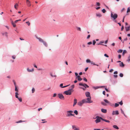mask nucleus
<instances>
[{"mask_svg":"<svg viewBox=\"0 0 130 130\" xmlns=\"http://www.w3.org/2000/svg\"><path fill=\"white\" fill-rule=\"evenodd\" d=\"M18 100L20 101V102H21L22 101V99L21 98H18Z\"/></svg>","mask_w":130,"mask_h":130,"instance_id":"42","label":"nucleus"},{"mask_svg":"<svg viewBox=\"0 0 130 130\" xmlns=\"http://www.w3.org/2000/svg\"><path fill=\"white\" fill-rule=\"evenodd\" d=\"M84 103H85L84 102V100H83V99L82 100V101L78 102L77 103V104L79 106H82V105Z\"/></svg>","mask_w":130,"mask_h":130,"instance_id":"10","label":"nucleus"},{"mask_svg":"<svg viewBox=\"0 0 130 130\" xmlns=\"http://www.w3.org/2000/svg\"><path fill=\"white\" fill-rule=\"evenodd\" d=\"M120 66L122 67H123L124 66V65L123 64V62H121V63L119 64Z\"/></svg>","mask_w":130,"mask_h":130,"instance_id":"23","label":"nucleus"},{"mask_svg":"<svg viewBox=\"0 0 130 130\" xmlns=\"http://www.w3.org/2000/svg\"><path fill=\"white\" fill-rule=\"evenodd\" d=\"M13 82L14 83V85L15 86H15H16V84H15V81L13 80Z\"/></svg>","mask_w":130,"mask_h":130,"instance_id":"52","label":"nucleus"},{"mask_svg":"<svg viewBox=\"0 0 130 130\" xmlns=\"http://www.w3.org/2000/svg\"><path fill=\"white\" fill-rule=\"evenodd\" d=\"M26 23L29 26H30V23L29 21H27L26 22Z\"/></svg>","mask_w":130,"mask_h":130,"instance_id":"39","label":"nucleus"},{"mask_svg":"<svg viewBox=\"0 0 130 130\" xmlns=\"http://www.w3.org/2000/svg\"><path fill=\"white\" fill-rule=\"evenodd\" d=\"M85 95L86 97L87 98L91 97L90 96V93L88 92H86L85 93Z\"/></svg>","mask_w":130,"mask_h":130,"instance_id":"14","label":"nucleus"},{"mask_svg":"<svg viewBox=\"0 0 130 130\" xmlns=\"http://www.w3.org/2000/svg\"><path fill=\"white\" fill-rule=\"evenodd\" d=\"M96 16L99 17H100L102 16V15L100 13H96Z\"/></svg>","mask_w":130,"mask_h":130,"instance_id":"21","label":"nucleus"},{"mask_svg":"<svg viewBox=\"0 0 130 130\" xmlns=\"http://www.w3.org/2000/svg\"><path fill=\"white\" fill-rule=\"evenodd\" d=\"M86 61L87 63H88V62H91H91L90 61V60L89 59H87L86 60Z\"/></svg>","mask_w":130,"mask_h":130,"instance_id":"37","label":"nucleus"},{"mask_svg":"<svg viewBox=\"0 0 130 130\" xmlns=\"http://www.w3.org/2000/svg\"><path fill=\"white\" fill-rule=\"evenodd\" d=\"M119 103L121 105H122V104H123V103L122 102V101H121V102H119Z\"/></svg>","mask_w":130,"mask_h":130,"instance_id":"47","label":"nucleus"},{"mask_svg":"<svg viewBox=\"0 0 130 130\" xmlns=\"http://www.w3.org/2000/svg\"><path fill=\"white\" fill-rule=\"evenodd\" d=\"M11 24L14 27H16V25L15 24V23H14V22H13V21H11Z\"/></svg>","mask_w":130,"mask_h":130,"instance_id":"25","label":"nucleus"},{"mask_svg":"<svg viewBox=\"0 0 130 130\" xmlns=\"http://www.w3.org/2000/svg\"><path fill=\"white\" fill-rule=\"evenodd\" d=\"M101 104L104 106H106L107 105L106 104L103 102H101Z\"/></svg>","mask_w":130,"mask_h":130,"instance_id":"34","label":"nucleus"},{"mask_svg":"<svg viewBox=\"0 0 130 130\" xmlns=\"http://www.w3.org/2000/svg\"><path fill=\"white\" fill-rule=\"evenodd\" d=\"M18 4L17 3H16L15 4V5L14 6V7L16 9H17V8L16 7V6H18Z\"/></svg>","mask_w":130,"mask_h":130,"instance_id":"30","label":"nucleus"},{"mask_svg":"<svg viewBox=\"0 0 130 130\" xmlns=\"http://www.w3.org/2000/svg\"><path fill=\"white\" fill-rule=\"evenodd\" d=\"M113 127L114 128L117 129H119L118 127L116 125H114L113 126Z\"/></svg>","mask_w":130,"mask_h":130,"instance_id":"26","label":"nucleus"},{"mask_svg":"<svg viewBox=\"0 0 130 130\" xmlns=\"http://www.w3.org/2000/svg\"><path fill=\"white\" fill-rule=\"evenodd\" d=\"M104 55L106 57H108V56L106 54H105Z\"/></svg>","mask_w":130,"mask_h":130,"instance_id":"55","label":"nucleus"},{"mask_svg":"<svg viewBox=\"0 0 130 130\" xmlns=\"http://www.w3.org/2000/svg\"><path fill=\"white\" fill-rule=\"evenodd\" d=\"M25 121H23L22 120H20V121H17V122H16V123H21V122H25Z\"/></svg>","mask_w":130,"mask_h":130,"instance_id":"35","label":"nucleus"},{"mask_svg":"<svg viewBox=\"0 0 130 130\" xmlns=\"http://www.w3.org/2000/svg\"><path fill=\"white\" fill-rule=\"evenodd\" d=\"M114 76L115 78H116L117 77V75H114Z\"/></svg>","mask_w":130,"mask_h":130,"instance_id":"64","label":"nucleus"},{"mask_svg":"<svg viewBox=\"0 0 130 130\" xmlns=\"http://www.w3.org/2000/svg\"><path fill=\"white\" fill-rule=\"evenodd\" d=\"M119 75L121 77H122L123 76V74H120Z\"/></svg>","mask_w":130,"mask_h":130,"instance_id":"50","label":"nucleus"},{"mask_svg":"<svg viewBox=\"0 0 130 130\" xmlns=\"http://www.w3.org/2000/svg\"><path fill=\"white\" fill-rule=\"evenodd\" d=\"M72 91H71V89H69L68 91H64V93L67 95H70L71 94V92Z\"/></svg>","mask_w":130,"mask_h":130,"instance_id":"6","label":"nucleus"},{"mask_svg":"<svg viewBox=\"0 0 130 130\" xmlns=\"http://www.w3.org/2000/svg\"><path fill=\"white\" fill-rule=\"evenodd\" d=\"M69 85H68L64 86L62 87V88H65V87H68V86H69Z\"/></svg>","mask_w":130,"mask_h":130,"instance_id":"56","label":"nucleus"},{"mask_svg":"<svg viewBox=\"0 0 130 130\" xmlns=\"http://www.w3.org/2000/svg\"><path fill=\"white\" fill-rule=\"evenodd\" d=\"M119 106V104H118V103H116L115 104V107H118V106Z\"/></svg>","mask_w":130,"mask_h":130,"instance_id":"38","label":"nucleus"},{"mask_svg":"<svg viewBox=\"0 0 130 130\" xmlns=\"http://www.w3.org/2000/svg\"><path fill=\"white\" fill-rule=\"evenodd\" d=\"M121 56L120 55H118V58L120 59L121 58Z\"/></svg>","mask_w":130,"mask_h":130,"instance_id":"61","label":"nucleus"},{"mask_svg":"<svg viewBox=\"0 0 130 130\" xmlns=\"http://www.w3.org/2000/svg\"><path fill=\"white\" fill-rule=\"evenodd\" d=\"M86 47V45L84 44H83L82 45V47L83 48H84Z\"/></svg>","mask_w":130,"mask_h":130,"instance_id":"40","label":"nucleus"},{"mask_svg":"<svg viewBox=\"0 0 130 130\" xmlns=\"http://www.w3.org/2000/svg\"><path fill=\"white\" fill-rule=\"evenodd\" d=\"M79 85L80 86H83L85 87V88H81L83 89L84 90H85V89L87 87L88 88L89 87V86L85 84H83L82 83H81L79 84Z\"/></svg>","mask_w":130,"mask_h":130,"instance_id":"5","label":"nucleus"},{"mask_svg":"<svg viewBox=\"0 0 130 130\" xmlns=\"http://www.w3.org/2000/svg\"><path fill=\"white\" fill-rule=\"evenodd\" d=\"M50 76L52 77L55 78L57 76L55 74H50Z\"/></svg>","mask_w":130,"mask_h":130,"instance_id":"15","label":"nucleus"},{"mask_svg":"<svg viewBox=\"0 0 130 130\" xmlns=\"http://www.w3.org/2000/svg\"><path fill=\"white\" fill-rule=\"evenodd\" d=\"M12 58L13 59H15L16 58V56L15 55H13L12 56Z\"/></svg>","mask_w":130,"mask_h":130,"instance_id":"44","label":"nucleus"},{"mask_svg":"<svg viewBox=\"0 0 130 130\" xmlns=\"http://www.w3.org/2000/svg\"><path fill=\"white\" fill-rule=\"evenodd\" d=\"M26 3L28 7H30L31 5V2L29 0H26Z\"/></svg>","mask_w":130,"mask_h":130,"instance_id":"11","label":"nucleus"},{"mask_svg":"<svg viewBox=\"0 0 130 130\" xmlns=\"http://www.w3.org/2000/svg\"><path fill=\"white\" fill-rule=\"evenodd\" d=\"M104 43V41H100L99 43L98 44V45H100V44H101L103 45H104L102 44V43Z\"/></svg>","mask_w":130,"mask_h":130,"instance_id":"28","label":"nucleus"},{"mask_svg":"<svg viewBox=\"0 0 130 130\" xmlns=\"http://www.w3.org/2000/svg\"><path fill=\"white\" fill-rule=\"evenodd\" d=\"M127 53V51L126 50H124L123 51V52L122 53V55H124V54Z\"/></svg>","mask_w":130,"mask_h":130,"instance_id":"29","label":"nucleus"},{"mask_svg":"<svg viewBox=\"0 0 130 130\" xmlns=\"http://www.w3.org/2000/svg\"><path fill=\"white\" fill-rule=\"evenodd\" d=\"M103 94L105 95V91H103Z\"/></svg>","mask_w":130,"mask_h":130,"instance_id":"60","label":"nucleus"},{"mask_svg":"<svg viewBox=\"0 0 130 130\" xmlns=\"http://www.w3.org/2000/svg\"><path fill=\"white\" fill-rule=\"evenodd\" d=\"M15 91H17V92L18 93V90L17 88V86H15Z\"/></svg>","mask_w":130,"mask_h":130,"instance_id":"33","label":"nucleus"},{"mask_svg":"<svg viewBox=\"0 0 130 130\" xmlns=\"http://www.w3.org/2000/svg\"><path fill=\"white\" fill-rule=\"evenodd\" d=\"M74 85H72L71 86V89H71V90L74 88Z\"/></svg>","mask_w":130,"mask_h":130,"instance_id":"36","label":"nucleus"},{"mask_svg":"<svg viewBox=\"0 0 130 130\" xmlns=\"http://www.w3.org/2000/svg\"><path fill=\"white\" fill-rule=\"evenodd\" d=\"M126 30V31H128L130 30V26L127 27H125Z\"/></svg>","mask_w":130,"mask_h":130,"instance_id":"20","label":"nucleus"},{"mask_svg":"<svg viewBox=\"0 0 130 130\" xmlns=\"http://www.w3.org/2000/svg\"><path fill=\"white\" fill-rule=\"evenodd\" d=\"M91 63L92 64H93V65H96L98 66V65L95 64L94 63H93L92 62H91Z\"/></svg>","mask_w":130,"mask_h":130,"instance_id":"53","label":"nucleus"},{"mask_svg":"<svg viewBox=\"0 0 130 130\" xmlns=\"http://www.w3.org/2000/svg\"><path fill=\"white\" fill-rule=\"evenodd\" d=\"M56 96V93H54L53 95V97H55Z\"/></svg>","mask_w":130,"mask_h":130,"instance_id":"63","label":"nucleus"},{"mask_svg":"<svg viewBox=\"0 0 130 130\" xmlns=\"http://www.w3.org/2000/svg\"><path fill=\"white\" fill-rule=\"evenodd\" d=\"M34 67H35V68H37V66L36 65V64H34Z\"/></svg>","mask_w":130,"mask_h":130,"instance_id":"59","label":"nucleus"},{"mask_svg":"<svg viewBox=\"0 0 130 130\" xmlns=\"http://www.w3.org/2000/svg\"><path fill=\"white\" fill-rule=\"evenodd\" d=\"M101 120L103 121H105V122H107L109 123L110 122V121H109L106 120V119H104L102 118H101Z\"/></svg>","mask_w":130,"mask_h":130,"instance_id":"22","label":"nucleus"},{"mask_svg":"<svg viewBox=\"0 0 130 130\" xmlns=\"http://www.w3.org/2000/svg\"><path fill=\"white\" fill-rule=\"evenodd\" d=\"M104 101L107 104H110V102H109L106 99H104Z\"/></svg>","mask_w":130,"mask_h":130,"instance_id":"24","label":"nucleus"},{"mask_svg":"<svg viewBox=\"0 0 130 130\" xmlns=\"http://www.w3.org/2000/svg\"><path fill=\"white\" fill-rule=\"evenodd\" d=\"M119 114L118 111H113L112 113V115H118Z\"/></svg>","mask_w":130,"mask_h":130,"instance_id":"12","label":"nucleus"},{"mask_svg":"<svg viewBox=\"0 0 130 130\" xmlns=\"http://www.w3.org/2000/svg\"><path fill=\"white\" fill-rule=\"evenodd\" d=\"M63 85V84H61L60 85V87H61V88H62V87H63L62 86Z\"/></svg>","mask_w":130,"mask_h":130,"instance_id":"62","label":"nucleus"},{"mask_svg":"<svg viewBox=\"0 0 130 130\" xmlns=\"http://www.w3.org/2000/svg\"><path fill=\"white\" fill-rule=\"evenodd\" d=\"M130 11V8L129 7L127 8V12L128 13V12H129Z\"/></svg>","mask_w":130,"mask_h":130,"instance_id":"32","label":"nucleus"},{"mask_svg":"<svg viewBox=\"0 0 130 130\" xmlns=\"http://www.w3.org/2000/svg\"><path fill=\"white\" fill-rule=\"evenodd\" d=\"M73 111L72 110L67 111V112L66 116L67 117H69L71 116H74V114H72Z\"/></svg>","mask_w":130,"mask_h":130,"instance_id":"3","label":"nucleus"},{"mask_svg":"<svg viewBox=\"0 0 130 130\" xmlns=\"http://www.w3.org/2000/svg\"><path fill=\"white\" fill-rule=\"evenodd\" d=\"M96 5L98 6H99L100 5V3L99 2H97L96 3Z\"/></svg>","mask_w":130,"mask_h":130,"instance_id":"51","label":"nucleus"},{"mask_svg":"<svg viewBox=\"0 0 130 130\" xmlns=\"http://www.w3.org/2000/svg\"><path fill=\"white\" fill-rule=\"evenodd\" d=\"M92 43V42H90L87 43V44L88 45H90Z\"/></svg>","mask_w":130,"mask_h":130,"instance_id":"49","label":"nucleus"},{"mask_svg":"<svg viewBox=\"0 0 130 130\" xmlns=\"http://www.w3.org/2000/svg\"><path fill=\"white\" fill-rule=\"evenodd\" d=\"M75 75L76 78H77L78 80L81 81L82 80V79L80 77V76L78 75V74H75Z\"/></svg>","mask_w":130,"mask_h":130,"instance_id":"9","label":"nucleus"},{"mask_svg":"<svg viewBox=\"0 0 130 130\" xmlns=\"http://www.w3.org/2000/svg\"><path fill=\"white\" fill-rule=\"evenodd\" d=\"M77 29L78 30H79L80 31L81 30V28L80 27H77Z\"/></svg>","mask_w":130,"mask_h":130,"instance_id":"46","label":"nucleus"},{"mask_svg":"<svg viewBox=\"0 0 130 130\" xmlns=\"http://www.w3.org/2000/svg\"><path fill=\"white\" fill-rule=\"evenodd\" d=\"M96 42V41H95L94 40H93V45H94L95 44Z\"/></svg>","mask_w":130,"mask_h":130,"instance_id":"48","label":"nucleus"},{"mask_svg":"<svg viewBox=\"0 0 130 130\" xmlns=\"http://www.w3.org/2000/svg\"><path fill=\"white\" fill-rule=\"evenodd\" d=\"M35 91V89L34 88H32V93H33Z\"/></svg>","mask_w":130,"mask_h":130,"instance_id":"45","label":"nucleus"},{"mask_svg":"<svg viewBox=\"0 0 130 130\" xmlns=\"http://www.w3.org/2000/svg\"><path fill=\"white\" fill-rule=\"evenodd\" d=\"M15 97L16 98H18L19 97L18 95H19L18 93L17 92H16L15 93Z\"/></svg>","mask_w":130,"mask_h":130,"instance_id":"27","label":"nucleus"},{"mask_svg":"<svg viewBox=\"0 0 130 130\" xmlns=\"http://www.w3.org/2000/svg\"><path fill=\"white\" fill-rule=\"evenodd\" d=\"M123 51L122 50H119L118 51V53H121Z\"/></svg>","mask_w":130,"mask_h":130,"instance_id":"41","label":"nucleus"},{"mask_svg":"<svg viewBox=\"0 0 130 130\" xmlns=\"http://www.w3.org/2000/svg\"><path fill=\"white\" fill-rule=\"evenodd\" d=\"M72 128L74 130H79V129L77 128L75 125H73L72 126Z\"/></svg>","mask_w":130,"mask_h":130,"instance_id":"17","label":"nucleus"},{"mask_svg":"<svg viewBox=\"0 0 130 130\" xmlns=\"http://www.w3.org/2000/svg\"><path fill=\"white\" fill-rule=\"evenodd\" d=\"M85 103H90L92 102L91 100V97L87 98L86 99H83Z\"/></svg>","mask_w":130,"mask_h":130,"instance_id":"1","label":"nucleus"},{"mask_svg":"<svg viewBox=\"0 0 130 130\" xmlns=\"http://www.w3.org/2000/svg\"><path fill=\"white\" fill-rule=\"evenodd\" d=\"M83 80L86 82H87V79L85 78H84Z\"/></svg>","mask_w":130,"mask_h":130,"instance_id":"58","label":"nucleus"},{"mask_svg":"<svg viewBox=\"0 0 130 130\" xmlns=\"http://www.w3.org/2000/svg\"><path fill=\"white\" fill-rule=\"evenodd\" d=\"M2 34L3 36H5L7 37H8L7 33V32H4L2 33Z\"/></svg>","mask_w":130,"mask_h":130,"instance_id":"19","label":"nucleus"},{"mask_svg":"<svg viewBox=\"0 0 130 130\" xmlns=\"http://www.w3.org/2000/svg\"><path fill=\"white\" fill-rule=\"evenodd\" d=\"M36 38L40 42L43 43V44L45 47H47V46L48 45L46 42L45 41H44V40L42 38L38 37H37Z\"/></svg>","mask_w":130,"mask_h":130,"instance_id":"2","label":"nucleus"},{"mask_svg":"<svg viewBox=\"0 0 130 130\" xmlns=\"http://www.w3.org/2000/svg\"><path fill=\"white\" fill-rule=\"evenodd\" d=\"M27 70L28 72H32L34 70V69L33 68H32L31 69H30L29 68H28L27 69Z\"/></svg>","mask_w":130,"mask_h":130,"instance_id":"13","label":"nucleus"},{"mask_svg":"<svg viewBox=\"0 0 130 130\" xmlns=\"http://www.w3.org/2000/svg\"><path fill=\"white\" fill-rule=\"evenodd\" d=\"M58 97L61 99L64 100V98L61 94H59L58 95Z\"/></svg>","mask_w":130,"mask_h":130,"instance_id":"8","label":"nucleus"},{"mask_svg":"<svg viewBox=\"0 0 130 130\" xmlns=\"http://www.w3.org/2000/svg\"><path fill=\"white\" fill-rule=\"evenodd\" d=\"M118 15L117 14L111 13V18H113V20H115L117 17Z\"/></svg>","mask_w":130,"mask_h":130,"instance_id":"4","label":"nucleus"},{"mask_svg":"<svg viewBox=\"0 0 130 130\" xmlns=\"http://www.w3.org/2000/svg\"><path fill=\"white\" fill-rule=\"evenodd\" d=\"M102 118L97 116L96 117V120H95V121L96 123L99 122L101 121V120Z\"/></svg>","mask_w":130,"mask_h":130,"instance_id":"7","label":"nucleus"},{"mask_svg":"<svg viewBox=\"0 0 130 130\" xmlns=\"http://www.w3.org/2000/svg\"><path fill=\"white\" fill-rule=\"evenodd\" d=\"M77 100L75 98L74 99L73 104V106H74L75 105H76V103H77Z\"/></svg>","mask_w":130,"mask_h":130,"instance_id":"16","label":"nucleus"},{"mask_svg":"<svg viewBox=\"0 0 130 130\" xmlns=\"http://www.w3.org/2000/svg\"><path fill=\"white\" fill-rule=\"evenodd\" d=\"M113 71V70L112 69H111L109 71V72L110 73H112V72Z\"/></svg>","mask_w":130,"mask_h":130,"instance_id":"54","label":"nucleus"},{"mask_svg":"<svg viewBox=\"0 0 130 130\" xmlns=\"http://www.w3.org/2000/svg\"><path fill=\"white\" fill-rule=\"evenodd\" d=\"M101 111L102 112L104 113H105L107 112V110L106 109H101Z\"/></svg>","mask_w":130,"mask_h":130,"instance_id":"18","label":"nucleus"},{"mask_svg":"<svg viewBox=\"0 0 130 130\" xmlns=\"http://www.w3.org/2000/svg\"><path fill=\"white\" fill-rule=\"evenodd\" d=\"M74 113L76 115H77L78 114V112L77 110H75L74 111Z\"/></svg>","mask_w":130,"mask_h":130,"instance_id":"31","label":"nucleus"},{"mask_svg":"<svg viewBox=\"0 0 130 130\" xmlns=\"http://www.w3.org/2000/svg\"><path fill=\"white\" fill-rule=\"evenodd\" d=\"M90 35H88V36H87V39H89V38H90Z\"/></svg>","mask_w":130,"mask_h":130,"instance_id":"57","label":"nucleus"},{"mask_svg":"<svg viewBox=\"0 0 130 130\" xmlns=\"http://www.w3.org/2000/svg\"><path fill=\"white\" fill-rule=\"evenodd\" d=\"M102 12L103 13H105V12L106 11L105 9H103L102 10Z\"/></svg>","mask_w":130,"mask_h":130,"instance_id":"43","label":"nucleus"}]
</instances>
